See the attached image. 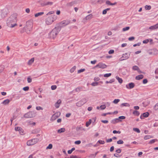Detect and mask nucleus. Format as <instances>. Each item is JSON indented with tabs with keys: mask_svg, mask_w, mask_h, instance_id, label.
Here are the masks:
<instances>
[{
	"mask_svg": "<svg viewBox=\"0 0 158 158\" xmlns=\"http://www.w3.org/2000/svg\"><path fill=\"white\" fill-rule=\"evenodd\" d=\"M17 19L13 15L10 16L7 19V24L8 26L10 27H13L16 25Z\"/></svg>",
	"mask_w": 158,
	"mask_h": 158,
	"instance_id": "1",
	"label": "nucleus"
},
{
	"mask_svg": "<svg viewBox=\"0 0 158 158\" xmlns=\"http://www.w3.org/2000/svg\"><path fill=\"white\" fill-rule=\"evenodd\" d=\"M61 30L60 26H56L49 34L50 38L54 39Z\"/></svg>",
	"mask_w": 158,
	"mask_h": 158,
	"instance_id": "2",
	"label": "nucleus"
},
{
	"mask_svg": "<svg viewBox=\"0 0 158 158\" xmlns=\"http://www.w3.org/2000/svg\"><path fill=\"white\" fill-rule=\"evenodd\" d=\"M33 23L31 21H28L26 23V26L25 27V30L27 31V34L30 33V31L32 30L33 27Z\"/></svg>",
	"mask_w": 158,
	"mask_h": 158,
	"instance_id": "3",
	"label": "nucleus"
},
{
	"mask_svg": "<svg viewBox=\"0 0 158 158\" xmlns=\"http://www.w3.org/2000/svg\"><path fill=\"white\" fill-rule=\"evenodd\" d=\"M36 115V113L33 111H32L25 114L24 117L26 118H31L35 117Z\"/></svg>",
	"mask_w": 158,
	"mask_h": 158,
	"instance_id": "4",
	"label": "nucleus"
},
{
	"mask_svg": "<svg viewBox=\"0 0 158 158\" xmlns=\"http://www.w3.org/2000/svg\"><path fill=\"white\" fill-rule=\"evenodd\" d=\"M70 23V21L69 20H63L58 23L57 26H60L61 29L62 27H64L68 25Z\"/></svg>",
	"mask_w": 158,
	"mask_h": 158,
	"instance_id": "5",
	"label": "nucleus"
},
{
	"mask_svg": "<svg viewBox=\"0 0 158 158\" xmlns=\"http://www.w3.org/2000/svg\"><path fill=\"white\" fill-rule=\"evenodd\" d=\"M56 19V17L55 18L52 16L48 17L46 20V23L47 25H49L55 20Z\"/></svg>",
	"mask_w": 158,
	"mask_h": 158,
	"instance_id": "6",
	"label": "nucleus"
},
{
	"mask_svg": "<svg viewBox=\"0 0 158 158\" xmlns=\"http://www.w3.org/2000/svg\"><path fill=\"white\" fill-rule=\"evenodd\" d=\"M39 140L38 138H34L31 140H28L27 142V144L28 145L30 146L33 145L37 143Z\"/></svg>",
	"mask_w": 158,
	"mask_h": 158,
	"instance_id": "7",
	"label": "nucleus"
},
{
	"mask_svg": "<svg viewBox=\"0 0 158 158\" xmlns=\"http://www.w3.org/2000/svg\"><path fill=\"white\" fill-rule=\"evenodd\" d=\"M87 101V100L85 98H83L77 103L76 105L78 107H80L86 103Z\"/></svg>",
	"mask_w": 158,
	"mask_h": 158,
	"instance_id": "8",
	"label": "nucleus"
},
{
	"mask_svg": "<svg viewBox=\"0 0 158 158\" xmlns=\"http://www.w3.org/2000/svg\"><path fill=\"white\" fill-rule=\"evenodd\" d=\"M130 53L128 54L127 53L123 54L122 55V57L119 58V60L120 61H123L128 59L130 57Z\"/></svg>",
	"mask_w": 158,
	"mask_h": 158,
	"instance_id": "9",
	"label": "nucleus"
},
{
	"mask_svg": "<svg viewBox=\"0 0 158 158\" xmlns=\"http://www.w3.org/2000/svg\"><path fill=\"white\" fill-rule=\"evenodd\" d=\"M40 4L42 6H46L52 5L53 4V2H51L44 1L40 2Z\"/></svg>",
	"mask_w": 158,
	"mask_h": 158,
	"instance_id": "10",
	"label": "nucleus"
},
{
	"mask_svg": "<svg viewBox=\"0 0 158 158\" xmlns=\"http://www.w3.org/2000/svg\"><path fill=\"white\" fill-rule=\"evenodd\" d=\"M60 114L59 112H57L54 114L52 116L51 119L53 120H55L57 118L59 117Z\"/></svg>",
	"mask_w": 158,
	"mask_h": 158,
	"instance_id": "11",
	"label": "nucleus"
},
{
	"mask_svg": "<svg viewBox=\"0 0 158 158\" xmlns=\"http://www.w3.org/2000/svg\"><path fill=\"white\" fill-rule=\"evenodd\" d=\"M95 67H98L100 68L104 69L106 67V65L104 64L100 63L97 64Z\"/></svg>",
	"mask_w": 158,
	"mask_h": 158,
	"instance_id": "12",
	"label": "nucleus"
},
{
	"mask_svg": "<svg viewBox=\"0 0 158 158\" xmlns=\"http://www.w3.org/2000/svg\"><path fill=\"white\" fill-rule=\"evenodd\" d=\"M15 130L16 131H18L19 133L21 135H23V130L20 127H15Z\"/></svg>",
	"mask_w": 158,
	"mask_h": 158,
	"instance_id": "13",
	"label": "nucleus"
},
{
	"mask_svg": "<svg viewBox=\"0 0 158 158\" xmlns=\"http://www.w3.org/2000/svg\"><path fill=\"white\" fill-rule=\"evenodd\" d=\"M135 84L131 82L129 83L128 85H126V87L127 89H131L134 87Z\"/></svg>",
	"mask_w": 158,
	"mask_h": 158,
	"instance_id": "14",
	"label": "nucleus"
},
{
	"mask_svg": "<svg viewBox=\"0 0 158 158\" xmlns=\"http://www.w3.org/2000/svg\"><path fill=\"white\" fill-rule=\"evenodd\" d=\"M149 113L148 112H146L145 113H144L142 114V115H141L140 116V118L141 119H143V117H145V118L149 116Z\"/></svg>",
	"mask_w": 158,
	"mask_h": 158,
	"instance_id": "15",
	"label": "nucleus"
},
{
	"mask_svg": "<svg viewBox=\"0 0 158 158\" xmlns=\"http://www.w3.org/2000/svg\"><path fill=\"white\" fill-rule=\"evenodd\" d=\"M121 121L120 120H119V119L117 118L112 120L111 121V123L112 124H115Z\"/></svg>",
	"mask_w": 158,
	"mask_h": 158,
	"instance_id": "16",
	"label": "nucleus"
},
{
	"mask_svg": "<svg viewBox=\"0 0 158 158\" xmlns=\"http://www.w3.org/2000/svg\"><path fill=\"white\" fill-rule=\"evenodd\" d=\"M158 28V23L149 27V29L150 30H153Z\"/></svg>",
	"mask_w": 158,
	"mask_h": 158,
	"instance_id": "17",
	"label": "nucleus"
},
{
	"mask_svg": "<svg viewBox=\"0 0 158 158\" xmlns=\"http://www.w3.org/2000/svg\"><path fill=\"white\" fill-rule=\"evenodd\" d=\"M93 15L92 14H89L85 17L84 19H85L86 20H90L93 18Z\"/></svg>",
	"mask_w": 158,
	"mask_h": 158,
	"instance_id": "18",
	"label": "nucleus"
},
{
	"mask_svg": "<svg viewBox=\"0 0 158 158\" xmlns=\"http://www.w3.org/2000/svg\"><path fill=\"white\" fill-rule=\"evenodd\" d=\"M61 101L60 99L58 100L57 102L55 103V106L56 108L59 107L60 104L61 103Z\"/></svg>",
	"mask_w": 158,
	"mask_h": 158,
	"instance_id": "19",
	"label": "nucleus"
},
{
	"mask_svg": "<svg viewBox=\"0 0 158 158\" xmlns=\"http://www.w3.org/2000/svg\"><path fill=\"white\" fill-rule=\"evenodd\" d=\"M143 77V75L141 74L135 77V79L137 80H139L142 79Z\"/></svg>",
	"mask_w": 158,
	"mask_h": 158,
	"instance_id": "20",
	"label": "nucleus"
},
{
	"mask_svg": "<svg viewBox=\"0 0 158 158\" xmlns=\"http://www.w3.org/2000/svg\"><path fill=\"white\" fill-rule=\"evenodd\" d=\"M10 102V100L8 99H7L4 100L2 102V103L5 105H6L8 104Z\"/></svg>",
	"mask_w": 158,
	"mask_h": 158,
	"instance_id": "21",
	"label": "nucleus"
},
{
	"mask_svg": "<svg viewBox=\"0 0 158 158\" xmlns=\"http://www.w3.org/2000/svg\"><path fill=\"white\" fill-rule=\"evenodd\" d=\"M34 58H32L30 59L28 62V64L29 65H31L32 63L34 62Z\"/></svg>",
	"mask_w": 158,
	"mask_h": 158,
	"instance_id": "22",
	"label": "nucleus"
},
{
	"mask_svg": "<svg viewBox=\"0 0 158 158\" xmlns=\"http://www.w3.org/2000/svg\"><path fill=\"white\" fill-rule=\"evenodd\" d=\"M40 131V129H35L32 131L31 133L32 134H36L39 132Z\"/></svg>",
	"mask_w": 158,
	"mask_h": 158,
	"instance_id": "23",
	"label": "nucleus"
},
{
	"mask_svg": "<svg viewBox=\"0 0 158 158\" xmlns=\"http://www.w3.org/2000/svg\"><path fill=\"white\" fill-rule=\"evenodd\" d=\"M65 131V129L64 128H61L57 130V132L59 133L63 132Z\"/></svg>",
	"mask_w": 158,
	"mask_h": 158,
	"instance_id": "24",
	"label": "nucleus"
},
{
	"mask_svg": "<svg viewBox=\"0 0 158 158\" xmlns=\"http://www.w3.org/2000/svg\"><path fill=\"white\" fill-rule=\"evenodd\" d=\"M132 69L134 70H137L138 72L140 71V69L137 66H134L132 67Z\"/></svg>",
	"mask_w": 158,
	"mask_h": 158,
	"instance_id": "25",
	"label": "nucleus"
},
{
	"mask_svg": "<svg viewBox=\"0 0 158 158\" xmlns=\"http://www.w3.org/2000/svg\"><path fill=\"white\" fill-rule=\"evenodd\" d=\"M116 78L118 80V82L120 84L123 82V80L122 78L119 77L118 76H116Z\"/></svg>",
	"mask_w": 158,
	"mask_h": 158,
	"instance_id": "26",
	"label": "nucleus"
},
{
	"mask_svg": "<svg viewBox=\"0 0 158 158\" xmlns=\"http://www.w3.org/2000/svg\"><path fill=\"white\" fill-rule=\"evenodd\" d=\"M130 106V105L127 103H123L121 105V106H127V107H129Z\"/></svg>",
	"mask_w": 158,
	"mask_h": 158,
	"instance_id": "27",
	"label": "nucleus"
},
{
	"mask_svg": "<svg viewBox=\"0 0 158 158\" xmlns=\"http://www.w3.org/2000/svg\"><path fill=\"white\" fill-rule=\"evenodd\" d=\"M133 114L136 116H138L139 115V113L137 110H134L133 112Z\"/></svg>",
	"mask_w": 158,
	"mask_h": 158,
	"instance_id": "28",
	"label": "nucleus"
},
{
	"mask_svg": "<svg viewBox=\"0 0 158 158\" xmlns=\"http://www.w3.org/2000/svg\"><path fill=\"white\" fill-rule=\"evenodd\" d=\"M44 13L43 12H40L39 13H38L35 14V17H37L41 15L44 14Z\"/></svg>",
	"mask_w": 158,
	"mask_h": 158,
	"instance_id": "29",
	"label": "nucleus"
},
{
	"mask_svg": "<svg viewBox=\"0 0 158 158\" xmlns=\"http://www.w3.org/2000/svg\"><path fill=\"white\" fill-rule=\"evenodd\" d=\"M157 140H158L156 139L151 140L148 143L150 144L153 143H155L156 141H157Z\"/></svg>",
	"mask_w": 158,
	"mask_h": 158,
	"instance_id": "30",
	"label": "nucleus"
},
{
	"mask_svg": "<svg viewBox=\"0 0 158 158\" xmlns=\"http://www.w3.org/2000/svg\"><path fill=\"white\" fill-rule=\"evenodd\" d=\"M92 122L91 119H89L88 122H87L86 123V127H88L89 125Z\"/></svg>",
	"mask_w": 158,
	"mask_h": 158,
	"instance_id": "31",
	"label": "nucleus"
},
{
	"mask_svg": "<svg viewBox=\"0 0 158 158\" xmlns=\"http://www.w3.org/2000/svg\"><path fill=\"white\" fill-rule=\"evenodd\" d=\"M133 130L135 132H136L138 133H140V131L137 128H133Z\"/></svg>",
	"mask_w": 158,
	"mask_h": 158,
	"instance_id": "32",
	"label": "nucleus"
},
{
	"mask_svg": "<svg viewBox=\"0 0 158 158\" xmlns=\"http://www.w3.org/2000/svg\"><path fill=\"white\" fill-rule=\"evenodd\" d=\"M145 8L146 10H150L151 8V6L146 5L145 6Z\"/></svg>",
	"mask_w": 158,
	"mask_h": 158,
	"instance_id": "33",
	"label": "nucleus"
},
{
	"mask_svg": "<svg viewBox=\"0 0 158 158\" xmlns=\"http://www.w3.org/2000/svg\"><path fill=\"white\" fill-rule=\"evenodd\" d=\"M130 29L129 27H124L123 28L122 31H126L129 30Z\"/></svg>",
	"mask_w": 158,
	"mask_h": 158,
	"instance_id": "34",
	"label": "nucleus"
},
{
	"mask_svg": "<svg viewBox=\"0 0 158 158\" xmlns=\"http://www.w3.org/2000/svg\"><path fill=\"white\" fill-rule=\"evenodd\" d=\"M152 137H151V136L150 135H146L144 137V139L145 140H147L148 139L151 138H152Z\"/></svg>",
	"mask_w": 158,
	"mask_h": 158,
	"instance_id": "35",
	"label": "nucleus"
},
{
	"mask_svg": "<svg viewBox=\"0 0 158 158\" xmlns=\"http://www.w3.org/2000/svg\"><path fill=\"white\" fill-rule=\"evenodd\" d=\"M114 79H112L110 80V81H106V84H108V83H111L112 82H114Z\"/></svg>",
	"mask_w": 158,
	"mask_h": 158,
	"instance_id": "36",
	"label": "nucleus"
},
{
	"mask_svg": "<svg viewBox=\"0 0 158 158\" xmlns=\"http://www.w3.org/2000/svg\"><path fill=\"white\" fill-rule=\"evenodd\" d=\"M111 75V73H106L104 75V77H110Z\"/></svg>",
	"mask_w": 158,
	"mask_h": 158,
	"instance_id": "37",
	"label": "nucleus"
},
{
	"mask_svg": "<svg viewBox=\"0 0 158 158\" xmlns=\"http://www.w3.org/2000/svg\"><path fill=\"white\" fill-rule=\"evenodd\" d=\"M119 101L120 100L119 99H115L113 101V102L114 104H117Z\"/></svg>",
	"mask_w": 158,
	"mask_h": 158,
	"instance_id": "38",
	"label": "nucleus"
},
{
	"mask_svg": "<svg viewBox=\"0 0 158 158\" xmlns=\"http://www.w3.org/2000/svg\"><path fill=\"white\" fill-rule=\"evenodd\" d=\"M52 144H49L47 148L46 149H51L52 148Z\"/></svg>",
	"mask_w": 158,
	"mask_h": 158,
	"instance_id": "39",
	"label": "nucleus"
},
{
	"mask_svg": "<svg viewBox=\"0 0 158 158\" xmlns=\"http://www.w3.org/2000/svg\"><path fill=\"white\" fill-rule=\"evenodd\" d=\"M98 83L97 82H93L91 83V85L93 86H96L98 85Z\"/></svg>",
	"mask_w": 158,
	"mask_h": 158,
	"instance_id": "40",
	"label": "nucleus"
},
{
	"mask_svg": "<svg viewBox=\"0 0 158 158\" xmlns=\"http://www.w3.org/2000/svg\"><path fill=\"white\" fill-rule=\"evenodd\" d=\"M117 143L118 144H122L123 143V141L122 140H119L117 141Z\"/></svg>",
	"mask_w": 158,
	"mask_h": 158,
	"instance_id": "41",
	"label": "nucleus"
},
{
	"mask_svg": "<svg viewBox=\"0 0 158 158\" xmlns=\"http://www.w3.org/2000/svg\"><path fill=\"white\" fill-rule=\"evenodd\" d=\"M56 85H52L51 87V88L52 90H55L56 88Z\"/></svg>",
	"mask_w": 158,
	"mask_h": 158,
	"instance_id": "42",
	"label": "nucleus"
},
{
	"mask_svg": "<svg viewBox=\"0 0 158 158\" xmlns=\"http://www.w3.org/2000/svg\"><path fill=\"white\" fill-rule=\"evenodd\" d=\"M29 87L28 86H26L23 88V90L25 91H27L29 90Z\"/></svg>",
	"mask_w": 158,
	"mask_h": 158,
	"instance_id": "43",
	"label": "nucleus"
},
{
	"mask_svg": "<svg viewBox=\"0 0 158 158\" xmlns=\"http://www.w3.org/2000/svg\"><path fill=\"white\" fill-rule=\"evenodd\" d=\"M154 108L156 110H158V103H157L155 105L154 107Z\"/></svg>",
	"mask_w": 158,
	"mask_h": 158,
	"instance_id": "44",
	"label": "nucleus"
},
{
	"mask_svg": "<svg viewBox=\"0 0 158 158\" xmlns=\"http://www.w3.org/2000/svg\"><path fill=\"white\" fill-rule=\"evenodd\" d=\"M113 133L114 134H116V133L120 134L121 133V131H117L116 130H114L113 131Z\"/></svg>",
	"mask_w": 158,
	"mask_h": 158,
	"instance_id": "45",
	"label": "nucleus"
},
{
	"mask_svg": "<svg viewBox=\"0 0 158 158\" xmlns=\"http://www.w3.org/2000/svg\"><path fill=\"white\" fill-rule=\"evenodd\" d=\"M85 69H81L80 70H79L78 71V73H81V72H82L84 71H85Z\"/></svg>",
	"mask_w": 158,
	"mask_h": 158,
	"instance_id": "46",
	"label": "nucleus"
},
{
	"mask_svg": "<svg viewBox=\"0 0 158 158\" xmlns=\"http://www.w3.org/2000/svg\"><path fill=\"white\" fill-rule=\"evenodd\" d=\"M76 68V66H74L73 68H72L70 70V72L71 73H73L74 70Z\"/></svg>",
	"mask_w": 158,
	"mask_h": 158,
	"instance_id": "47",
	"label": "nucleus"
},
{
	"mask_svg": "<svg viewBox=\"0 0 158 158\" xmlns=\"http://www.w3.org/2000/svg\"><path fill=\"white\" fill-rule=\"evenodd\" d=\"M98 142L99 143L101 144H103L105 143L104 141L102 140H99L98 141Z\"/></svg>",
	"mask_w": 158,
	"mask_h": 158,
	"instance_id": "48",
	"label": "nucleus"
},
{
	"mask_svg": "<svg viewBox=\"0 0 158 158\" xmlns=\"http://www.w3.org/2000/svg\"><path fill=\"white\" fill-rule=\"evenodd\" d=\"M119 119H124L125 118V117L123 116H119L118 118Z\"/></svg>",
	"mask_w": 158,
	"mask_h": 158,
	"instance_id": "49",
	"label": "nucleus"
},
{
	"mask_svg": "<svg viewBox=\"0 0 158 158\" xmlns=\"http://www.w3.org/2000/svg\"><path fill=\"white\" fill-rule=\"evenodd\" d=\"M81 89V87H77L75 89V91L76 92H79L80 91Z\"/></svg>",
	"mask_w": 158,
	"mask_h": 158,
	"instance_id": "50",
	"label": "nucleus"
},
{
	"mask_svg": "<svg viewBox=\"0 0 158 158\" xmlns=\"http://www.w3.org/2000/svg\"><path fill=\"white\" fill-rule=\"evenodd\" d=\"M106 106L105 105H102L100 106V107L101 110H104L106 108Z\"/></svg>",
	"mask_w": 158,
	"mask_h": 158,
	"instance_id": "51",
	"label": "nucleus"
},
{
	"mask_svg": "<svg viewBox=\"0 0 158 158\" xmlns=\"http://www.w3.org/2000/svg\"><path fill=\"white\" fill-rule=\"evenodd\" d=\"M81 143V141L80 140H77L74 143L76 144H79Z\"/></svg>",
	"mask_w": 158,
	"mask_h": 158,
	"instance_id": "52",
	"label": "nucleus"
},
{
	"mask_svg": "<svg viewBox=\"0 0 158 158\" xmlns=\"http://www.w3.org/2000/svg\"><path fill=\"white\" fill-rule=\"evenodd\" d=\"M36 109L37 110H42L43 109L41 107L38 106L36 107Z\"/></svg>",
	"mask_w": 158,
	"mask_h": 158,
	"instance_id": "53",
	"label": "nucleus"
},
{
	"mask_svg": "<svg viewBox=\"0 0 158 158\" xmlns=\"http://www.w3.org/2000/svg\"><path fill=\"white\" fill-rule=\"evenodd\" d=\"M114 51L113 50L111 49L108 52L109 54H112L114 53Z\"/></svg>",
	"mask_w": 158,
	"mask_h": 158,
	"instance_id": "54",
	"label": "nucleus"
},
{
	"mask_svg": "<svg viewBox=\"0 0 158 158\" xmlns=\"http://www.w3.org/2000/svg\"><path fill=\"white\" fill-rule=\"evenodd\" d=\"M149 42V40L148 39H146L143 41V44H147Z\"/></svg>",
	"mask_w": 158,
	"mask_h": 158,
	"instance_id": "55",
	"label": "nucleus"
},
{
	"mask_svg": "<svg viewBox=\"0 0 158 158\" xmlns=\"http://www.w3.org/2000/svg\"><path fill=\"white\" fill-rule=\"evenodd\" d=\"M121 152V149H118L116 151V152L118 153H120Z\"/></svg>",
	"mask_w": 158,
	"mask_h": 158,
	"instance_id": "56",
	"label": "nucleus"
},
{
	"mask_svg": "<svg viewBox=\"0 0 158 158\" xmlns=\"http://www.w3.org/2000/svg\"><path fill=\"white\" fill-rule=\"evenodd\" d=\"M27 81L28 83H30L32 81V79L30 77H28L27 78Z\"/></svg>",
	"mask_w": 158,
	"mask_h": 158,
	"instance_id": "57",
	"label": "nucleus"
},
{
	"mask_svg": "<svg viewBox=\"0 0 158 158\" xmlns=\"http://www.w3.org/2000/svg\"><path fill=\"white\" fill-rule=\"evenodd\" d=\"M148 82V80L147 79H145L143 80V83L144 84H145Z\"/></svg>",
	"mask_w": 158,
	"mask_h": 158,
	"instance_id": "58",
	"label": "nucleus"
},
{
	"mask_svg": "<svg viewBox=\"0 0 158 158\" xmlns=\"http://www.w3.org/2000/svg\"><path fill=\"white\" fill-rule=\"evenodd\" d=\"M101 122L104 123H107L108 122V120H102L101 121Z\"/></svg>",
	"mask_w": 158,
	"mask_h": 158,
	"instance_id": "59",
	"label": "nucleus"
},
{
	"mask_svg": "<svg viewBox=\"0 0 158 158\" xmlns=\"http://www.w3.org/2000/svg\"><path fill=\"white\" fill-rule=\"evenodd\" d=\"M112 139L111 138H110V139H107L106 140V142L107 143H109V142H111L112 141Z\"/></svg>",
	"mask_w": 158,
	"mask_h": 158,
	"instance_id": "60",
	"label": "nucleus"
},
{
	"mask_svg": "<svg viewBox=\"0 0 158 158\" xmlns=\"http://www.w3.org/2000/svg\"><path fill=\"white\" fill-rule=\"evenodd\" d=\"M135 39V37H131L128 38V40L130 41H131Z\"/></svg>",
	"mask_w": 158,
	"mask_h": 158,
	"instance_id": "61",
	"label": "nucleus"
},
{
	"mask_svg": "<svg viewBox=\"0 0 158 158\" xmlns=\"http://www.w3.org/2000/svg\"><path fill=\"white\" fill-rule=\"evenodd\" d=\"M114 146H112L111 147V148H110V151L111 152H112V151H113L114 150Z\"/></svg>",
	"mask_w": 158,
	"mask_h": 158,
	"instance_id": "62",
	"label": "nucleus"
},
{
	"mask_svg": "<svg viewBox=\"0 0 158 158\" xmlns=\"http://www.w3.org/2000/svg\"><path fill=\"white\" fill-rule=\"evenodd\" d=\"M99 78L98 77H95L94 78V80L95 81H97L99 80Z\"/></svg>",
	"mask_w": 158,
	"mask_h": 158,
	"instance_id": "63",
	"label": "nucleus"
},
{
	"mask_svg": "<svg viewBox=\"0 0 158 158\" xmlns=\"http://www.w3.org/2000/svg\"><path fill=\"white\" fill-rule=\"evenodd\" d=\"M78 158L76 156H70V158Z\"/></svg>",
	"mask_w": 158,
	"mask_h": 158,
	"instance_id": "64",
	"label": "nucleus"
}]
</instances>
